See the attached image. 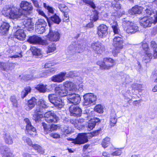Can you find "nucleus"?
<instances>
[{
    "instance_id": "f257e3e1",
    "label": "nucleus",
    "mask_w": 157,
    "mask_h": 157,
    "mask_svg": "<svg viewBox=\"0 0 157 157\" xmlns=\"http://www.w3.org/2000/svg\"><path fill=\"white\" fill-rule=\"evenodd\" d=\"M68 94L67 91L63 86L59 85L55 88V94L49 95L48 99L58 109L62 108L64 105V103L62 101L59 97H63L67 95Z\"/></svg>"
},
{
    "instance_id": "f03ea898",
    "label": "nucleus",
    "mask_w": 157,
    "mask_h": 157,
    "mask_svg": "<svg viewBox=\"0 0 157 157\" xmlns=\"http://www.w3.org/2000/svg\"><path fill=\"white\" fill-rule=\"evenodd\" d=\"M2 13L5 17L13 19H19L21 20V18L24 17L18 8L15 7L11 8L9 5L5 6L3 7Z\"/></svg>"
},
{
    "instance_id": "7ed1b4c3",
    "label": "nucleus",
    "mask_w": 157,
    "mask_h": 157,
    "mask_svg": "<svg viewBox=\"0 0 157 157\" xmlns=\"http://www.w3.org/2000/svg\"><path fill=\"white\" fill-rule=\"evenodd\" d=\"M100 131V130H98L94 131L90 133H79L75 139L69 138L67 140H68L72 141V143L75 144H83L88 141L87 136H90L92 137L96 136L99 134Z\"/></svg>"
},
{
    "instance_id": "20e7f679",
    "label": "nucleus",
    "mask_w": 157,
    "mask_h": 157,
    "mask_svg": "<svg viewBox=\"0 0 157 157\" xmlns=\"http://www.w3.org/2000/svg\"><path fill=\"white\" fill-rule=\"evenodd\" d=\"M123 39L121 35H114L113 45L114 47L112 51V53L114 56H116L120 53L123 47Z\"/></svg>"
},
{
    "instance_id": "39448f33",
    "label": "nucleus",
    "mask_w": 157,
    "mask_h": 157,
    "mask_svg": "<svg viewBox=\"0 0 157 157\" xmlns=\"http://www.w3.org/2000/svg\"><path fill=\"white\" fill-rule=\"evenodd\" d=\"M48 106L46 102L44 100L40 99L38 101V105L35 111V114L33 115V118L36 121H39L43 117V113L44 112L45 109Z\"/></svg>"
},
{
    "instance_id": "423d86ee",
    "label": "nucleus",
    "mask_w": 157,
    "mask_h": 157,
    "mask_svg": "<svg viewBox=\"0 0 157 157\" xmlns=\"http://www.w3.org/2000/svg\"><path fill=\"white\" fill-rule=\"evenodd\" d=\"M122 26L124 30L128 33H134L139 30V28L135 23L127 21L125 19L123 20Z\"/></svg>"
},
{
    "instance_id": "0eeeda50",
    "label": "nucleus",
    "mask_w": 157,
    "mask_h": 157,
    "mask_svg": "<svg viewBox=\"0 0 157 157\" xmlns=\"http://www.w3.org/2000/svg\"><path fill=\"white\" fill-rule=\"evenodd\" d=\"M115 61L110 58H105L103 61H99L97 62V64L100 66L101 69H109L113 67L115 64Z\"/></svg>"
},
{
    "instance_id": "6e6552de",
    "label": "nucleus",
    "mask_w": 157,
    "mask_h": 157,
    "mask_svg": "<svg viewBox=\"0 0 157 157\" xmlns=\"http://www.w3.org/2000/svg\"><path fill=\"white\" fill-rule=\"evenodd\" d=\"M140 25L146 28L150 27L152 23L155 24L157 23V15H155L154 18L152 19L149 16H145L139 19Z\"/></svg>"
},
{
    "instance_id": "1a4fd4ad",
    "label": "nucleus",
    "mask_w": 157,
    "mask_h": 157,
    "mask_svg": "<svg viewBox=\"0 0 157 157\" xmlns=\"http://www.w3.org/2000/svg\"><path fill=\"white\" fill-rule=\"evenodd\" d=\"M84 101L83 105L86 107L90 106L95 103L97 100V96L92 93H87L83 96Z\"/></svg>"
},
{
    "instance_id": "9d476101",
    "label": "nucleus",
    "mask_w": 157,
    "mask_h": 157,
    "mask_svg": "<svg viewBox=\"0 0 157 157\" xmlns=\"http://www.w3.org/2000/svg\"><path fill=\"white\" fill-rule=\"evenodd\" d=\"M20 7L22 10V13L24 15L31 14L33 10V6L31 3L26 1L21 2L20 5Z\"/></svg>"
},
{
    "instance_id": "9b49d317",
    "label": "nucleus",
    "mask_w": 157,
    "mask_h": 157,
    "mask_svg": "<svg viewBox=\"0 0 157 157\" xmlns=\"http://www.w3.org/2000/svg\"><path fill=\"white\" fill-rule=\"evenodd\" d=\"M55 71V70H54L52 69L44 71H43L42 73L40 74L39 76L34 77L35 75H33V76L32 75H27L26 76H24L23 78L26 80H33V79L36 78H39L40 77H46L48 75H50L51 73H53Z\"/></svg>"
},
{
    "instance_id": "f8f14e48",
    "label": "nucleus",
    "mask_w": 157,
    "mask_h": 157,
    "mask_svg": "<svg viewBox=\"0 0 157 157\" xmlns=\"http://www.w3.org/2000/svg\"><path fill=\"white\" fill-rule=\"evenodd\" d=\"M142 47L146 53L145 56L143 57V60L146 63L150 61L152 57V54L150 52V49L148 44L145 41H143L142 42Z\"/></svg>"
},
{
    "instance_id": "ddd939ff",
    "label": "nucleus",
    "mask_w": 157,
    "mask_h": 157,
    "mask_svg": "<svg viewBox=\"0 0 157 157\" xmlns=\"http://www.w3.org/2000/svg\"><path fill=\"white\" fill-rule=\"evenodd\" d=\"M44 112L40 113L43 114V117H44L45 121L48 123L56 122L59 119V117L53 113L51 111L46 112L44 113Z\"/></svg>"
},
{
    "instance_id": "4468645a",
    "label": "nucleus",
    "mask_w": 157,
    "mask_h": 157,
    "mask_svg": "<svg viewBox=\"0 0 157 157\" xmlns=\"http://www.w3.org/2000/svg\"><path fill=\"white\" fill-rule=\"evenodd\" d=\"M23 25L21 26L22 28L25 27L29 31L33 30L34 29V23L32 21V20L29 18L27 16L24 15V17L21 18Z\"/></svg>"
},
{
    "instance_id": "2eb2a0df",
    "label": "nucleus",
    "mask_w": 157,
    "mask_h": 157,
    "mask_svg": "<svg viewBox=\"0 0 157 157\" xmlns=\"http://www.w3.org/2000/svg\"><path fill=\"white\" fill-rule=\"evenodd\" d=\"M36 31L38 34L43 33L45 31V27L47 25V23L43 19L38 20L35 24Z\"/></svg>"
},
{
    "instance_id": "dca6fc26",
    "label": "nucleus",
    "mask_w": 157,
    "mask_h": 157,
    "mask_svg": "<svg viewBox=\"0 0 157 157\" xmlns=\"http://www.w3.org/2000/svg\"><path fill=\"white\" fill-rule=\"evenodd\" d=\"M27 40L31 44H38L42 45H46L48 44L47 40H42L41 37L35 35L30 36Z\"/></svg>"
},
{
    "instance_id": "f3484780",
    "label": "nucleus",
    "mask_w": 157,
    "mask_h": 157,
    "mask_svg": "<svg viewBox=\"0 0 157 157\" xmlns=\"http://www.w3.org/2000/svg\"><path fill=\"white\" fill-rule=\"evenodd\" d=\"M50 26L49 31L47 35V37L49 40L53 41H57L59 40L60 38V34L57 31L53 30Z\"/></svg>"
},
{
    "instance_id": "a211bd4d",
    "label": "nucleus",
    "mask_w": 157,
    "mask_h": 157,
    "mask_svg": "<svg viewBox=\"0 0 157 157\" xmlns=\"http://www.w3.org/2000/svg\"><path fill=\"white\" fill-rule=\"evenodd\" d=\"M67 98L68 103L75 104L79 103L81 100L80 95L76 94H69Z\"/></svg>"
},
{
    "instance_id": "6ab92c4d",
    "label": "nucleus",
    "mask_w": 157,
    "mask_h": 157,
    "mask_svg": "<svg viewBox=\"0 0 157 157\" xmlns=\"http://www.w3.org/2000/svg\"><path fill=\"white\" fill-rule=\"evenodd\" d=\"M87 116V119H90L88 123V128H94L96 123L100 121L99 118L93 117V118H90L91 116H93L94 115V112L91 111L90 113H88Z\"/></svg>"
},
{
    "instance_id": "aec40b11",
    "label": "nucleus",
    "mask_w": 157,
    "mask_h": 157,
    "mask_svg": "<svg viewBox=\"0 0 157 157\" xmlns=\"http://www.w3.org/2000/svg\"><path fill=\"white\" fill-rule=\"evenodd\" d=\"M69 111L71 116L80 117L82 114L81 109L76 105H73L71 106L69 108Z\"/></svg>"
},
{
    "instance_id": "412c9836",
    "label": "nucleus",
    "mask_w": 157,
    "mask_h": 157,
    "mask_svg": "<svg viewBox=\"0 0 157 157\" xmlns=\"http://www.w3.org/2000/svg\"><path fill=\"white\" fill-rule=\"evenodd\" d=\"M0 152L4 157H14V156L7 146H2L0 147Z\"/></svg>"
},
{
    "instance_id": "4be33fe9",
    "label": "nucleus",
    "mask_w": 157,
    "mask_h": 157,
    "mask_svg": "<svg viewBox=\"0 0 157 157\" xmlns=\"http://www.w3.org/2000/svg\"><path fill=\"white\" fill-rule=\"evenodd\" d=\"M108 27L104 24L100 25L98 28V34L99 37L103 38L108 34Z\"/></svg>"
},
{
    "instance_id": "5701e85b",
    "label": "nucleus",
    "mask_w": 157,
    "mask_h": 157,
    "mask_svg": "<svg viewBox=\"0 0 157 157\" xmlns=\"http://www.w3.org/2000/svg\"><path fill=\"white\" fill-rule=\"evenodd\" d=\"M91 48L97 53L101 54L104 50V48L98 42L93 43L91 45Z\"/></svg>"
},
{
    "instance_id": "b1692460",
    "label": "nucleus",
    "mask_w": 157,
    "mask_h": 157,
    "mask_svg": "<svg viewBox=\"0 0 157 157\" xmlns=\"http://www.w3.org/2000/svg\"><path fill=\"white\" fill-rule=\"evenodd\" d=\"M117 1H114L112 3V7L116 10V12L112 14V17L113 19H117V18L121 17L120 14H118L117 10H118L121 9V6L120 3L117 2Z\"/></svg>"
},
{
    "instance_id": "393cba45",
    "label": "nucleus",
    "mask_w": 157,
    "mask_h": 157,
    "mask_svg": "<svg viewBox=\"0 0 157 157\" xmlns=\"http://www.w3.org/2000/svg\"><path fill=\"white\" fill-rule=\"evenodd\" d=\"M63 86L70 91L75 92L78 89V86L74 83L67 81L64 83Z\"/></svg>"
},
{
    "instance_id": "a878e982",
    "label": "nucleus",
    "mask_w": 157,
    "mask_h": 157,
    "mask_svg": "<svg viewBox=\"0 0 157 157\" xmlns=\"http://www.w3.org/2000/svg\"><path fill=\"white\" fill-rule=\"evenodd\" d=\"M66 74V72H61L53 76L52 78V80L56 82H61L65 80V77Z\"/></svg>"
},
{
    "instance_id": "bb28decb",
    "label": "nucleus",
    "mask_w": 157,
    "mask_h": 157,
    "mask_svg": "<svg viewBox=\"0 0 157 157\" xmlns=\"http://www.w3.org/2000/svg\"><path fill=\"white\" fill-rule=\"evenodd\" d=\"M36 100L34 97L32 98L28 101L25 106V109L27 111H29L33 108L36 104Z\"/></svg>"
},
{
    "instance_id": "cd10ccee",
    "label": "nucleus",
    "mask_w": 157,
    "mask_h": 157,
    "mask_svg": "<svg viewBox=\"0 0 157 157\" xmlns=\"http://www.w3.org/2000/svg\"><path fill=\"white\" fill-rule=\"evenodd\" d=\"M14 37L20 40H24L25 38L26 35L24 31L22 29H18L14 34Z\"/></svg>"
},
{
    "instance_id": "c85d7f7f",
    "label": "nucleus",
    "mask_w": 157,
    "mask_h": 157,
    "mask_svg": "<svg viewBox=\"0 0 157 157\" xmlns=\"http://www.w3.org/2000/svg\"><path fill=\"white\" fill-rule=\"evenodd\" d=\"M143 10V8L141 7L136 6L132 7L131 10L128 11L129 13L131 15L135 14H140Z\"/></svg>"
},
{
    "instance_id": "c756f323",
    "label": "nucleus",
    "mask_w": 157,
    "mask_h": 157,
    "mask_svg": "<svg viewBox=\"0 0 157 157\" xmlns=\"http://www.w3.org/2000/svg\"><path fill=\"white\" fill-rule=\"evenodd\" d=\"M114 20L113 23L110 22V24L111 25L112 28L114 33V35H120L119 33L120 32V30L118 27V25L116 21H115V19H113Z\"/></svg>"
},
{
    "instance_id": "7c9ffc66",
    "label": "nucleus",
    "mask_w": 157,
    "mask_h": 157,
    "mask_svg": "<svg viewBox=\"0 0 157 157\" xmlns=\"http://www.w3.org/2000/svg\"><path fill=\"white\" fill-rule=\"evenodd\" d=\"M13 64L0 62V68L1 70L8 71L12 69Z\"/></svg>"
},
{
    "instance_id": "2f4dec72",
    "label": "nucleus",
    "mask_w": 157,
    "mask_h": 157,
    "mask_svg": "<svg viewBox=\"0 0 157 157\" xmlns=\"http://www.w3.org/2000/svg\"><path fill=\"white\" fill-rule=\"evenodd\" d=\"M82 46H81L79 44L73 43L69 46L68 49L71 51L76 50L80 52H81L82 50Z\"/></svg>"
},
{
    "instance_id": "473e14b6",
    "label": "nucleus",
    "mask_w": 157,
    "mask_h": 157,
    "mask_svg": "<svg viewBox=\"0 0 157 157\" xmlns=\"http://www.w3.org/2000/svg\"><path fill=\"white\" fill-rule=\"evenodd\" d=\"M145 12L147 15V16H149V17L152 19L154 18L155 16L156 15H157V13H154L151 7L148 6L146 7Z\"/></svg>"
},
{
    "instance_id": "72a5a7b5",
    "label": "nucleus",
    "mask_w": 157,
    "mask_h": 157,
    "mask_svg": "<svg viewBox=\"0 0 157 157\" xmlns=\"http://www.w3.org/2000/svg\"><path fill=\"white\" fill-rule=\"evenodd\" d=\"M4 138L5 143L8 144H12L13 143L12 137L9 133H5L4 136Z\"/></svg>"
},
{
    "instance_id": "f704fd0d",
    "label": "nucleus",
    "mask_w": 157,
    "mask_h": 157,
    "mask_svg": "<svg viewBox=\"0 0 157 157\" xmlns=\"http://www.w3.org/2000/svg\"><path fill=\"white\" fill-rule=\"evenodd\" d=\"M117 119L116 118V114L115 113H111L110 116V125L111 127L115 126Z\"/></svg>"
},
{
    "instance_id": "c9c22d12",
    "label": "nucleus",
    "mask_w": 157,
    "mask_h": 157,
    "mask_svg": "<svg viewBox=\"0 0 157 157\" xmlns=\"http://www.w3.org/2000/svg\"><path fill=\"white\" fill-rule=\"evenodd\" d=\"M10 26L9 24L6 22H4L0 27V29L2 32L6 33L9 30Z\"/></svg>"
},
{
    "instance_id": "e433bc0d",
    "label": "nucleus",
    "mask_w": 157,
    "mask_h": 157,
    "mask_svg": "<svg viewBox=\"0 0 157 157\" xmlns=\"http://www.w3.org/2000/svg\"><path fill=\"white\" fill-rule=\"evenodd\" d=\"M47 85H44L42 84H39L35 88L40 92L45 93L47 91Z\"/></svg>"
},
{
    "instance_id": "4c0bfd02",
    "label": "nucleus",
    "mask_w": 157,
    "mask_h": 157,
    "mask_svg": "<svg viewBox=\"0 0 157 157\" xmlns=\"http://www.w3.org/2000/svg\"><path fill=\"white\" fill-rule=\"evenodd\" d=\"M36 128H26L25 133L26 134H29L33 137L35 136L36 135Z\"/></svg>"
},
{
    "instance_id": "58836bf2",
    "label": "nucleus",
    "mask_w": 157,
    "mask_h": 157,
    "mask_svg": "<svg viewBox=\"0 0 157 157\" xmlns=\"http://www.w3.org/2000/svg\"><path fill=\"white\" fill-rule=\"evenodd\" d=\"M43 5L44 8L47 10L48 14H53L54 13L55 9L54 8L45 3H44Z\"/></svg>"
},
{
    "instance_id": "ea45409f",
    "label": "nucleus",
    "mask_w": 157,
    "mask_h": 157,
    "mask_svg": "<svg viewBox=\"0 0 157 157\" xmlns=\"http://www.w3.org/2000/svg\"><path fill=\"white\" fill-rule=\"evenodd\" d=\"M104 107L103 105L101 104H98L96 105L94 108V110L95 111L98 113H102L104 111Z\"/></svg>"
},
{
    "instance_id": "a19ab883",
    "label": "nucleus",
    "mask_w": 157,
    "mask_h": 157,
    "mask_svg": "<svg viewBox=\"0 0 157 157\" xmlns=\"http://www.w3.org/2000/svg\"><path fill=\"white\" fill-rule=\"evenodd\" d=\"M31 88L29 86H27L23 90L21 94V97L22 98H24L29 93H30Z\"/></svg>"
},
{
    "instance_id": "79ce46f5",
    "label": "nucleus",
    "mask_w": 157,
    "mask_h": 157,
    "mask_svg": "<svg viewBox=\"0 0 157 157\" xmlns=\"http://www.w3.org/2000/svg\"><path fill=\"white\" fill-rule=\"evenodd\" d=\"M30 50L33 55L38 56L41 54V50L35 47H31L30 48Z\"/></svg>"
},
{
    "instance_id": "37998d69",
    "label": "nucleus",
    "mask_w": 157,
    "mask_h": 157,
    "mask_svg": "<svg viewBox=\"0 0 157 157\" xmlns=\"http://www.w3.org/2000/svg\"><path fill=\"white\" fill-rule=\"evenodd\" d=\"M52 21L54 23L57 24H59L61 21V19L59 17L55 14L54 16L51 17Z\"/></svg>"
},
{
    "instance_id": "c03bdc74",
    "label": "nucleus",
    "mask_w": 157,
    "mask_h": 157,
    "mask_svg": "<svg viewBox=\"0 0 157 157\" xmlns=\"http://www.w3.org/2000/svg\"><path fill=\"white\" fill-rule=\"evenodd\" d=\"M82 1L86 4L89 5L90 7L94 9L96 6L94 2L91 0H82Z\"/></svg>"
},
{
    "instance_id": "a18cd8bd",
    "label": "nucleus",
    "mask_w": 157,
    "mask_h": 157,
    "mask_svg": "<svg viewBox=\"0 0 157 157\" xmlns=\"http://www.w3.org/2000/svg\"><path fill=\"white\" fill-rule=\"evenodd\" d=\"M110 140L109 138L108 137H106L102 140L101 143V145L103 147L105 148L108 146V144H109Z\"/></svg>"
},
{
    "instance_id": "49530a36",
    "label": "nucleus",
    "mask_w": 157,
    "mask_h": 157,
    "mask_svg": "<svg viewBox=\"0 0 157 157\" xmlns=\"http://www.w3.org/2000/svg\"><path fill=\"white\" fill-rule=\"evenodd\" d=\"M10 100L13 106L15 107H17V102L16 97L14 95L11 96Z\"/></svg>"
},
{
    "instance_id": "de8ad7c7",
    "label": "nucleus",
    "mask_w": 157,
    "mask_h": 157,
    "mask_svg": "<svg viewBox=\"0 0 157 157\" xmlns=\"http://www.w3.org/2000/svg\"><path fill=\"white\" fill-rule=\"evenodd\" d=\"M59 8L62 13H64L65 12H68V7L64 4H59Z\"/></svg>"
},
{
    "instance_id": "09e8293b",
    "label": "nucleus",
    "mask_w": 157,
    "mask_h": 157,
    "mask_svg": "<svg viewBox=\"0 0 157 157\" xmlns=\"http://www.w3.org/2000/svg\"><path fill=\"white\" fill-rule=\"evenodd\" d=\"M56 50V45L54 44L52 45H49L48 48L47 50V53L53 52Z\"/></svg>"
},
{
    "instance_id": "8fccbe9b",
    "label": "nucleus",
    "mask_w": 157,
    "mask_h": 157,
    "mask_svg": "<svg viewBox=\"0 0 157 157\" xmlns=\"http://www.w3.org/2000/svg\"><path fill=\"white\" fill-rule=\"evenodd\" d=\"M36 10L39 15L44 17L45 18H46L48 22V25H50V23L48 20V18L46 16L44 12L41 10V9L40 8H37L36 9Z\"/></svg>"
},
{
    "instance_id": "3c124183",
    "label": "nucleus",
    "mask_w": 157,
    "mask_h": 157,
    "mask_svg": "<svg viewBox=\"0 0 157 157\" xmlns=\"http://www.w3.org/2000/svg\"><path fill=\"white\" fill-rule=\"evenodd\" d=\"M22 139L25 142H26L29 145L31 146L33 145L32 142L29 138L26 136H23Z\"/></svg>"
},
{
    "instance_id": "603ef678",
    "label": "nucleus",
    "mask_w": 157,
    "mask_h": 157,
    "mask_svg": "<svg viewBox=\"0 0 157 157\" xmlns=\"http://www.w3.org/2000/svg\"><path fill=\"white\" fill-rule=\"evenodd\" d=\"M62 131L63 132V134H68L73 132V130L71 128H63L62 129Z\"/></svg>"
},
{
    "instance_id": "864d4df0",
    "label": "nucleus",
    "mask_w": 157,
    "mask_h": 157,
    "mask_svg": "<svg viewBox=\"0 0 157 157\" xmlns=\"http://www.w3.org/2000/svg\"><path fill=\"white\" fill-rule=\"evenodd\" d=\"M98 19V13L96 12L94 14L91 15L90 17V20L92 22L96 21Z\"/></svg>"
},
{
    "instance_id": "5fc2aeb1",
    "label": "nucleus",
    "mask_w": 157,
    "mask_h": 157,
    "mask_svg": "<svg viewBox=\"0 0 157 157\" xmlns=\"http://www.w3.org/2000/svg\"><path fill=\"white\" fill-rule=\"evenodd\" d=\"M68 12H65L63 13L64 18L63 19L64 21L67 22L69 21V16L67 13Z\"/></svg>"
},
{
    "instance_id": "6e6d98bb",
    "label": "nucleus",
    "mask_w": 157,
    "mask_h": 157,
    "mask_svg": "<svg viewBox=\"0 0 157 157\" xmlns=\"http://www.w3.org/2000/svg\"><path fill=\"white\" fill-rule=\"evenodd\" d=\"M24 121L26 124V128H29L32 126L31 122L28 118L25 119Z\"/></svg>"
},
{
    "instance_id": "4d7b16f0",
    "label": "nucleus",
    "mask_w": 157,
    "mask_h": 157,
    "mask_svg": "<svg viewBox=\"0 0 157 157\" xmlns=\"http://www.w3.org/2000/svg\"><path fill=\"white\" fill-rule=\"evenodd\" d=\"M55 63L53 62L50 61L45 64L44 67L45 68H50L51 66H53Z\"/></svg>"
},
{
    "instance_id": "13d9d810",
    "label": "nucleus",
    "mask_w": 157,
    "mask_h": 157,
    "mask_svg": "<svg viewBox=\"0 0 157 157\" xmlns=\"http://www.w3.org/2000/svg\"><path fill=\"white\" fill-rule=\"evenodd\" d=\"M56 128H44V131L45 134H48L49 133L50 131L52 130H56Z\"/></svg>"
},
{
    "instance_id": "bf43d9fd",
    "label": "nucleus",
    "mask_w": 157,
    "mask_h": 157,
    "mask_svg": "<svg viewBox=\"0 0 157 157\" xmlns=\"http://www.w3.org/2000/svg\"><path fill=\"white\" fill-rule=\"evenodd\" d=\"M34 6L37 8H40V5L38 2L36 0H31Z\"/></svg>"
},
{
    "instance_id": "052dcab7",
    "label": "nucleus",
    "mask_w": 157,
    "mask_h": 157,
    "mask_svg": "<svg viewBox=\"0 0 157 157\" xmlns=\"http://www.w3.org/2000/svg\"><path fill=\"white\" fill-rule=\"evenodd\" d=\"M151 46L154 49L157 48V44L155 41L153 40L151 42Z\"/></svg>"
},
{
    "instance_id": "680f3d73",
    "label": "nucleus",
    "mask_w": 157,
    "mask_h": 157,
    "mask_svg": "<svg viewBox=\"0 0 157 157\" xmlns=\"http://www.w3.org/2000/svg\"><path fill=\"white\" fill-rule=\"evenodd\" d=\"M124 77L122 78L123 81H124L125 82H128L129 79V76L125 74L124 75Z\"/></svg>"
},
{
    "instance_id": "e2e57ef3",
    "label": "nucleus",
    "mask_w": 157,
    "mask_h": 157,
    "mask_svg": "<svg viewBox=\"0 0 157 157\" xmlns=\"http://www.w3.org/2000/svg\"><path fill=\"white\" fill-rule=\"evenodd\" d=\"M121 153V151L118 150L113 152L112 154L113 156H118L120 155Z\"/></svg>"
},
{
    "instance_id": "0e129e2a",
    "label": "nucleus",
    "mask_w": 157,
    "mask_h": 157,
    "mask_svg": "<svg viewBox=\"0 0 157 157\" xmlns=\"http://www.w3.org/2000/svg\"><path fill=\"white\" fill-rule=\"evenodd\" d=\"M153 56L155 58H157V48L153 49Z\"/></svg>"
},
{
    "instance_id": "69168bd1",
    "label": "nucleus",
    "mask_w": 157,
    "mask_h": 157,
    "mask_svg": "<svg viewBox=\"0 0 157 157\" xmlns=\"http://www.w3.org/2000/svg\"><path fill=\"white\" fill-rule=\"evenodd\" d=\"M51 136L54 138H58L60 137V135L56 133H52Z\"/></svg>"
},
{
    "instance_id": "338daca9",
    "label": "nucleus",
    "mask_w": 157,
    "mask_h": 157,
    "mask_svg": "<svg viewBox=\"0 0 157 157\" xmlns=\"http://www.w3.org/2000/svg\"><path fill=\"white\" fill-rule=\"evenodd\" d=\"M143 86L140 84H138V86H137V90L139 91H141L142 90Z\"/></svg>"
},
{
    "instance_id": "774afa93",
    "label": "nucleus",
    "mask_w": 157,
    "mask_h": 157,
    "mask_svg": "<svg viewBox=\"0 0 157 157\" xmlns=\"http://www.w3.org/2000/svg\"><path fill=\"white\" fill-rule=\"evenodd\" d=\"M22 155L23 157H31V155L27 153H24Z\"/></svg>"
}]
</instances>
